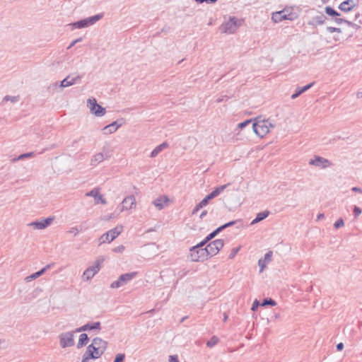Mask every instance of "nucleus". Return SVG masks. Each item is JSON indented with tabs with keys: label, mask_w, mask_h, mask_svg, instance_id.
<instances>
[{
	"label": "nucleus",
	"mask_w": 362,
	"mask_h": 362,
	"mask_svg": "<svg viewBox=\"0 0 362 362\" xmlns=\"http://www.w3.org/2000/svg\"><path fill=\"white\" fill-rule=\"evenodd\" d=\"M346 25H348L349 26L352 27V28H355V29H358V28H360V26H359V25H357V24H356V23H353V22H351V21H348L346 22Z\"/></svg>",
	"instance_id": "nucleus-53"
},
{
	"label": "nucleus",
	"mask_w": 362,
	"mask_h": 362,
	"mask_svg": "<svg viewBox=\"0 0 362 362\" xmlns=\"http://www.w3.org/2000/svg\"><path fill=\"white\" fill-rule=\"evenodd\" d=\"M225 98H228V96L225 95V96H222L221 98H218L217 100H216V103H220L221 102H223Z\"/></svg>",
	"instance_id": "nucleus-59"
},
{
	"label": "nucleus",
	"mask_w": 362,
	"mask_h": 362,
	"mask_svg": "<svg viewBox=\"0 0 362 362\" xmlns=\"http://www.w3.org/2000/svg\"><path fill=\"white\" fill-rule=\"evenodd\" d=\"M218 0H206V2L208 4H214Z\"/></svg>",
	"instance_id": "nucleus-63"
},
{
	"label": "nucleus",
	"mask_w": 362,
	"mask_h": 362,
	"mask_svg": "<svg viewBox=\"0 0 362 362\" xmlns=\"http://www.w3.org/2000/svg\"><path fill=\"white\" fill-rule=\"evenodd\" d=\"M228 319V315L226 314H224V317H223V321L226 322Z\"/></svg>",
	"instance_id": "nucleus-64"
},
{
	"label": "nucleus",
	"mask_w": 362,
	"mask_h": 362,
	"mask_svg": "<svg viewBox=\"0 0 362 362\" xmlns=\"http://www.w3.org/2000/svg\"><path fill=\"white\" fill-rule=\"evenodd\" d=\"M92 344H93L96 348H98L99 351H102L103 354L105 351L107 346V342L100 337L94 338L92 341Z\"/></svg>",
	"instance_id": "nucleus-19"
},
{
	"label": "nucleus",
	"mask_w": 362,
	"mask_h": 362,
	"mask_svg": "<svg viewBox=\"0 0 362 362\" xmlns=\"http://www.w3.org/2000/svg\"><path fill=\"white\" fill-rule=\"evenodd\" d=\"M71 25L76 28H83L88 27L87 21H86V18L78 21L77 22L73 23L71 24Z\"/></svg>",
	"instance_id": "nucleus-32"
},
{
	"label": "nucleus",
	"mask_w": 362,
	"mask_h": 362,
	"mask_svg": "<svg viewBox=\"0 0 362 362\" xmlns=\"http://www.w3.org/2000/svg\"><path fill=\"white\" fill-rule=\"evenodd\" d=\"M254 132L259 137L262 138L269 133L268 120H257L252 124Z\"/></svg>",
	"instance_id": "nucleus-4"
},
{
	"label": "nucleus",
	"mask_w": 362,
	"mask_h": 362,
	"mask_svg": "<svg viewBox=\"0 0 362 362\" xmlns=\"http://www.w3.org/2000/svg\"><path fill=\"white\" fill-rule=\"evenodd\" d=\"M309 164L322 168H327L332 165L330 160L319 156H315L313 159H310Z\"/></svg>",
	"instance_id": "nucleus-11"
},
{
	"label": "nucleus",
	"mask_w": 362,
	"mask_h": 362,
	"mask_svg": "<svg viewBox=\"0 0 362 362\" xmlns=\"http://www.w3.org/2000/svg\"><path fill=\"white\" fill-rule=\"evenodd\" d=\"M334 21L337 23V24H341L342 23H344L346 24V22L348 21V20H346L344 18H335L334 19Z\"/></svg>",
	"instance_id": "nucleus-51"
},
{
	"label": "nucleus",
	"mask_w": 362,
	"mask_h": 362,
	"mask_svg": "<svg viewBox=\"0 0 362 362\" xmlns=\"http://www.w3.org/2000/svg\"><path fill=\"white\" fill-rule=\"evenodd\" d=\"M74 330L72 332H64L59 334V344L62 348H66L74 345Z\"/></svg>",
	"instance_id": "nucleus-10"
},
{
	"label": "nucleus",
	"mask_w": 362,
	"mask_h": 362,
	"mask_svg": "<svg viewBox=\"0 0 362 362\" xmlns=\"http://www.w3.org/2000/svg\"><path fill=\"white\" fill-rule=\"evenodd\" d=\"M82 40V38L80 37V38H78L75 40H74L71 44L68 47V49H70L71 47H72L74 45H75V44H76L77 42H81Z\"/></svg>",
	"instance_id": "nucleus-55"
},
{
	"label": "nucleus",
	"mask_w": 362,
	"mask_h": 362,
	"mask_svg": "<svg viewBox=\"0 0 362 362\" xmlns=\"http://www.w3.org/2000/svg\"><path fill=\"white\" fill-rule=\"evenodd\" d=\"M303 93H304V91L302 90L301 87H298L296 89L295 93L291 95V99H296Z\"/></svg>",
	"instance_id": "nucleus-39"
},
{
	"label": "nucleus",
	"mask_w": 362,
	"mask_h": 362,
	"mask_svg": "<svg viewBox=\"0 0 362 362\" xmlns=\"http://www.w3.org/2000/svg\"><path fill=\"white\" fill-rule=\"evenodd\" d=\"M33 155H34L33 152L23 153V154L20 155L17 158H13L12 160V161L14 162L16 160H23L25 158H30V157L33 156Z\"/></svg>",
	"instance_id": "nucleus-36"
},
{
	"label": "nucleus",
	"mask_w": 362,
	"mask_h": 362,
	"mask_svg": "<svg viewBox=\"0 0 362 362\" xmlns=\"http://www.w3.org/2000/svg\"><path fill=\"white\" fill-rule=\"evenodd\" d=\"M20 100V97L18 96H11V95H6L4 98V101H8L10 100L12 103L18 102Z\"/></svg>",
	"instance_id": "nucleus-38"
},
{
	"label": "nucleus",
	"mask_w": 362,
	"mask_h": 362,
	"mask_svg": "<svg viewBox=\"0 0 362 362\" xmlns=\"http://www.w3.org/2000/svg\"><path fill=\"white\" fill-rule=\"evenodd\" d=\"M358 0H346L339 6V9L344 12L351 11L356 5Z\"/></svg>",
	"instance_id": "nucleus-16"
},
{
	"label": "nucleus",
	"mask_w": 362,
	"mask_h": 362,
	"mask_svg": "<svg viewBox=\"0 0 362 362\" xmlns=\"http://www.w3.org/2000/svg\"><path fill=\"white\" fill-rule=\"evenodd\" d=\"M252 122V119H246L245 121L240 122L238 124V128L240 129H243L246 126H247L249 124H250Z\"/></svg>",
	"instance_id": "nucleus-41"
},
{
	"label": "nucleus",
	"mask_w": 362,
	"mask_h": 362,
	"mask_svg": "<svg viewBox=\"0 0 362 362\" xmlns=\"http://www.w3.org/2000/svg\"><path fill=\"white\" fill-rule=\"evenodd\" d=\"M325 218V216H324V214H319L317 215V220L322 219V218Z\"/></svg>",
	"instance_id": "nucleus-62"
},
{
	"label": "nucleus",
	"mask_w": 362,
	"mask_h": 362,
	"mask_svg": "<svg viewBox=\"0 0 362 362\" xmlns=\"http://www.w3.org/2000/svg\"><path fill=\"white\" fill-rule=\"evenodd\" d=\"M213 198L211 197L209 194L206 195L199 204L196 205L194 209L192 210V214H195L199 209H202L204 206H206L209 201Z\"/></svg>",
	"instance_id": "nucleus-22"
},
{
	"label": "nucleus",
	"mask_w": 362,
	"mask_h": 362,
	"mask_svg": "<svg viewBox=\"0 0 362 362\" xmlns=\"http://www.w3.org/2000/svg\"><path fill=\"white\" fill-rule=\"evenodd\" d=\"M327 30L330 33H334V32H337V33H341V28H334V27H327Z\"/></svg>",
	"instance_id": "nucleus-46"
},
{
	"label": "nucleus",
	"mask_w": 362,
	"mask_h": 362,
	"mask_svg": "<svg viewBox=\"0 0 362 362\" xmlns=\"http://www.w3.org/2000/svg\"><path fill=\"white\" fill-rule=\"evenodd\" d=\"M54 219V217H48L40 221L31 222L28 224V226H33L35 229L42 230L49 226L52 223Z\"/></svg>",
	"instance_id": "nucleus-12"
},
{
	"label": "nucleus",
	"mask_w": 362,
	"mask_h": 362,
	"mask_svg": "<svg viewBox=\"0 0 362 362\" xmlns=\"http://www.w3.org/2000/svg\"><path fill=\"white\" fill-rule=\"evenodd\" d=\"M169 201L167 196H160L153 202V204L158 209H163Z\"/></svg>",
	"instance_id": "nucleus-20"
},
{
	"label": "nucleus",
	"mask_w": 362,
	"mask_h": 362,
	"mask_svg": "<svg viewBox=\"0 0 362 362\" xmlns=\"http://www.w3.org/2000/svg\"><path fill=\"white\" fill-rule=\"evenodd\" d=\"M259 305V303L257 300H255L252 305V308H251V310L255 311L256 309H257L258 306Z\"/></svg>",
	"instance_id": "nucleus-52"
},
{
	"label": "nucleus",
	"mask_w": 362,
	"mask_h": 362,
	"mask_svg": "<svg viewBox=\"0 0 362 362\" xmlns=\"http://www.w3.org/2000/svg\"><path fill=\"white\" fill-rule=\"evenodd\" d=\"M105 160V156L103 153H98L93 156L91 159L90 164L92 165H96L98 163L103 162Z\"/></svg>",
	"instance_id": "nucleus-28"
},
{
	"label": "nucleus",
	"mask_w": 362,
	"mask_h": 362,
	"mask_svg": "<svg viewBox=\"0 0 362 362\" xmlns=\"http://www.w3.org/2000/svg\"><path fill=\"white\" fill-rule=\"evenodd\" d=\"M49 268H50V264H47L46 265L45 267H43L42 269H40V271L35 272V273H33V274L27 276L25 278V281H30L33 279H35L38 277H40L41 275H42Z\"/></svg>",
	"instance_id": "nucleus-23"
},
{
	"label": "nucleus",
	"mask_w": 362,
	"mask_h": 362,
	"mask_svg": "<svg viewBox=\"0 0 362 362\" xmlns=\"http://www.w3.org/2000/svg\"><path fill=\"white\" fill-rule=\"evenodd\" d=\"M230 184L223 185L221 186L216 187L210 194H209L211 198H215L219 195Z\"/></svg>",
	"instance_id": "nucleus-29"
},
{
	"label": "nucleus",
	"mask_w": 362,
	"mask_h": 362,
	"mask_svg": "<svg viewBox=\"0 0 362 362\" xmlns=\"http://www.w3.org/2000/svg\"><path fill=\"white\" fill-rule=\"evenodd\" d=\"M122 211L128 210L135 207L136 206V199L134 195H129L125 197L122 202Z\"/></svg>",
	"instance_id": "nucleus-18"
},
{
	"label": "nucleus",
	"mask_w": 362,
	"mask_h": 362,
	"mask_svg": "<svg viewBox=\"0 0 362 362\" xmlns=\"http://www.w3.org/2000/svg\"><path fill=\"white\" fill-rule=\"evenodd\" d=\"M362 211L361 209L358 207V206H355L354 209V214L355 216H359L361 214Z\"/></svg>",
	"instance_id": "nucleus-49"
},
{
	"label": "nucleus",
	"mask_w": 362,
	"mask_h": 362,
	"mask_svg": "<svg viewBox=\"0 0 362 362\" xmlns=\"http://www.w3.org/2000/svg\"><path fill=\"white\" fill-rule=\"evenodd\" d=\"M269 212L268 211H264L262 212H259L257 214L256 218L252 221V224L257 223L264 218H266L269 216Z\"/></svg>",
	"instance_id": "nucleus-31"
},
{
	"label": "nucleus",
	"mask_w": 362,
	"mask_h": 362,
	"mask_svg": "<svg viewBox=\"0 0 362 362\" xmlns=\"http://www.w3.org/2000/svg\"><path fill=\"white\" fill-rule=\"evenodd\" d=\"M315 84V82H312L303 87H301V89L303 91L305 92L306 90H308V89H310V88H312Z\"/></svg>",
	"instance_id": "nucleus-48"
},
{
	"label": "nucleus",
	"mask_w": 362,
	"mask_h": 362,
	"mask_svg": "<svg viewBox=\"0 0 362 362\" xmlns=\"http://www.w3.org/2000/svg\"><path fill=\"white\" fill-rule=\"evenodd\" d=\"M88 106L90 108V111L92 114L96 117H102L105 112V108L98 105L95 98H92L88 100Z\"/></svg>",
	"instance_id": "nucleus-9"
},
{
	"label": "nucleus",
	"mask_w": 362,
	"mask_h": 362,
	"mask_svg": "<svg viewBox=\"0 0 362 362\" xmlns=\"http://www.w3.org/2000/svg\"><path fill=\"white\" fill-rule=\"evenodd\" d=\"M84 354L92 359L99 358L103 355L102 351H99V349L96 348V346L92 343L87 346Z\"/></svg>",
	"instance_id": "nucleus-13"
},
{
	"label": "nucleus",
	"mask_w": 362,
	"mask_h": 362,
	"mask_svg": "<svg viewBox=\"0 0 362 362\" xmlns=\"http://www.w3.org/2000/svg\"><path fill=\"white\" fill-rule=\"evenodd\" d=\"M103 17V13L97 14L89 18H86L87 21L88 27L89 25L95 24L97 21L100 20Z\"/></svg>",
	"instance_id": "nucleus-30"
},
{
	"label": "nucleus",
	"mask_w": 362,
	"mask_h": 362,
	"mask_svg": "<svg viewBox=\"0 0 362 362\" xmlns=\"http://www.w3.org/2000/svg\"><path fill=\"white\" fill-rule=\"evenodd\" d=\"M344 225V220L340 218L334 224L335 228H339Z\"/></svg>",
	"instance_id": "nucleus-44"
},
{
	"label": "nucleus",
	"mask_w": 362,
	"mask_h": 362,
	"mask_svg": "<svg viewBox=\"0 0 362 362\" xmlns=\"http://www.w3.org/2000/svg\"><path fill=\"white\" fill-rule=\"evenodd\" d=\"M336 348L338 351H342L344 349V344L342 342L337 344Z\"/></svg>",
	"instance_id": "nucleus-56"
},
{
	"label": "nucleus",
	"mask_w": 362,
	"mask_h": 362,
	"mask_svg": "<svg viewBox=\"0 0 362 362\" xmlns=\"http://www.w3.org/2000/svg\"><path fill=\"white\" fill-rule=\"evenodd\" d=\"M123 230V226L118 225L115 228L110 229L107 233L103 234L99 238V245L107 242L111 243L117 236H119Z\"/></svg>",
	"instance_id": "nucleus-1"
},
{
	"label": "nucleus",
	"mask_w": 362,
	"mask_h": 362,
	"mask_svg": "<svg viewBox=\"0 0 362 362\" xmlns=\"http://www.w3.org/2000/svg\"><path fill=\"white\" fill-rule=\"evenodd\" d=\"M325 13L328 16H332V17H337V16H340L339 13H338L337 11H335L333 8H332L330 6H326L325 7Z\"/></svg>",
	"instance_id": "nucleus-33"
},
{
	"label": "nucleus",
	"mask_w": 362,
	"mask_h": 362,
	"mask_svg": "<svg viewBox=\"0 0 362 362\" xmlns=\"http://www.w3.org/2000/svg\"><path fill=\"white\" fill-rule=\"evenodd\" d=\"M224 241L223 239H217L209 243L205 250H207L208 259L218 254V252L223 248Z\"/></svg>",
	"instance_id": "nucleus-6"
},
{
	"label": "nucleus",
	"mask_w": 362,
	"mask_h": 362,
	"mask_svg": "<svg viewBox=\"0 0 362 362\" xmlns=\"http://www.w3.org/2000/svg\"><path fill=\"white\" fill-rule=\"evenodd\" d=\"M125 247L121 245L112 249V251L116 253H122L124 250Z\"/></svg>",
	"instance_id": "nucleus-45"
},
{
	"label": "nucleus",
	"mask_w": 362,
	"mask_h": 362,
	"mask_svg": "<svg viewBox=\"0 0 362 362\" xmlns=\"http://www.w3.org/2000/svg\"><path fill=\"white\" fill-rule=\"evenodd\" d=\"M138 274L137 272H132L129 273H126L120 275L117 280L113 281L110 284L111 288H117L121 287L122 286L126 284L134 278H135Z\"/></svg>",
	"instance_id": "nucleus-5"
},
{
	"label": "nucleus",
	"mask_w": 362,
	"mask_h": 362,
	"mask_svg": "<svg viewBox=\"0 0 362 362\" xmlns=\"http://www.w3.org/2000/svg\"><path fill=\"white\" fill-rule=\"evenodd\" d=\"M296 18L294 13L289 12L287 9H283L272 13V20L274 23H279L283 20L293 21Z\"/></svg>",
	"instance_id": "nucleus-7"
},
{
	"label": "nucleus",
	"mask_w": 362,
	"mask_h": 362,
	"mask_svg": "<svg viewBox=\"0 0 362 362\" xmlns=\"http://www.w3.org/2000/svg\"><path fill=\"white\" fill-rule=\"evenodd\" d=\"M356 97H357L358 98H362V91H358V92L356 93Z\"/></svg>",
	"instance_id": "nucleus-61"
},
{
	"label": "nucleus",
	"mask_w": 362,
	"mask_h": 362,
	"mask_svg": "<svg viewBox=\"0 0 362 362\" xmlns=\"http://www.w3.org/2000/svg\"><path fill=\"white\" fill-rule=\"evenodd\" d=\"M169 146V144H168V142L165 141L162 144H160V145L157 146L151 153V155L150 156L151 158H155L156 156H158V154L161 152L164 148H168Z\"/></svg>",
	"instance_id": "nucleus-25"
},
{
	"label": "nucleus",
	"mask_w": 362,
	"mask_h": 362,
	"mask_svg": "<svg viewBox=\"0 0 362 362\" xmlns=\"http://www.w3.org/2000/svg\"><path fill=\"white\" fill-rule=\"evenodd\" d=\"M220 232H221V229L218 227L216 230H214L213 232H211V233H209L206 237V238L207 239V240H209V242L213 239L218 233H219Z\"/></svg>",
	"instance_id": "nucleus-37"
},
{
	"label": "nucleus",
	"mask_w": 362,
	"mask_h": 362,
	"mask_svg": "<svg viewBox=\"0 0 362 362\" xmlns=\"http://www.w3.org/2000/svg\"><path fill=\"white\" fill-rule=\"evenodd\" d=\"M103 257L98 258L95 262V265L88 267L83 272L82 278L84 281L91 279L100 269V264L104 262Z\"/></svg>",
	"instance_id": "nucleus-2"
},
{
	"label": "nucleus",
	"mask_w": 362,
	"mask_h": 362,
	"mask_svg": "<svg viewBox=\"0 0 362 362\" xmlns=\"http://www.w3.org/2000/svg\"><path fill=\"white\" fill-rule=\"evenodd\" d=\"M123 118H121L120 119H117V121H115L112 122L111 124L105 126L103 131L104 134H112L117 131V129L120 127L123 124Z\"/></svg>",
	"instance_id": "nucleus-14"
},
{
	"label": "nucleus",
	"mask_w": 362,
	"mask_h": 362,
	"mask_svg": "<svg viewBox=\"0 0 362 362\" xmlns=\"http://www.w3.org/2000/svg\"><path fill=\"white\" fill-rule=\"evenodd\" d=\"M327 18L323 14L320 16H317L313 18V22H309V25H322L325 23Z\"/></svg>",
	"instance_id": "nucleus-27"
},
{
	"label": "nucleus",
	"mask_w": 362,
	"mask_h": 362,
	"mask_svg": "<svg viewBox=\"0 0 362 362\" xmlns=\"http://www.w3.org/2000/svg\"><path fill=\"white\" fill-rule=\"evenodd\" d=\"M238 221H230L228 223H226L221 226H219V228L221 229V231L223 230H224L225 228H228V227H230V226H234Z\"/></svg>",
	"instance_id": "nucleus-43"
},
{
	"label": "nucleus",
	"mask_w": 362,
	"mask_h": 362,
	"mask_svg": "<svg viewBox=\"0 0 362 362\" xmlns=\"http://www.w3.org/2000/svg\"><path fill=\"white\" fill-rule=\"evenodd\" d=\"M240 250V246L237 247H233L231 250V252H230V254L228 256V258L230 259H233L235 257V255H237V253L239 252Z\"/></svg>",
	"instance_id": "nucleus-40"
},
{
	"label": "nucleus",
	"mask_w": 362,
	"mask_h": 362,
	"mask_svg": "<svg viewBox=\"0 0 362 362\" xmlns=\"http://www.w3.org/2000/svg\"><path fill=\"white\" fill-rule=\"evenodd\" d=\"M81 78H82V76L80 75H78L73 78H71V76L69 75L64 80H62L61 81L59 86L61 88H66V87L71 86L75 83H78Z\"/></svg>",
	"instance_id": "nucleus-15"
},
{
	"label": "nucleus",
	"mask_w": 362,
	"mask_h": 362,
	"mask_svg": "<svg viewBox=\"0 0 362 362\" xmlns=\"http://www.w3.org/2000/svg\"><path fill=\"white\" fill-rule=\"evenodd\" d=\"M90 359L91 358H89L88 356H86V354H83L81 362H88Z\"/></svg>",
	"instance_id": "nucleus-57"
},
{
	"label": "nucleus",
	"mask_w": 362,
	"mask_h": 362,
	"mask_svg": "<svg viewBox=\"0 0 362 362\" xmlns=\"http://www.w3.org/2000/svg\"><path fill=\"white\" fill-rule=\"evenodd\" d=\"M98 329V332L101 329V324L100 322H95L93 323H87L83 326L76 328L75 332H81L86 330Z\"/></svg>",
	"instance_id": "nucleus-17"
},
{
	"label": "nucleus",
	"mask_w": 362,
	"mask_h": 362,
	"mask_svg": "<svg viewBox=\"0 0 362 362\" xmlns=\"http://www.w3.org/2000/svg\"><path fill=\"white\" fill-rule=\"evenodd\" d=\"M276 305V301L272 298H264L262 300V304H261L262 306H267V305L275 306Z\"/></svg>",
	"instance_id": "nucleus-35"
},
{
	"label": "nucleus",
	"mask_w": 362,
	"mask_h": 362,
	"mask_svg": "<svg viewBox=\"0 0 362 362\" xmlns=\"http://www.w3.org/2000/svg\"><path fill=\"white\" fill-rule=\"evenodd\" d=\"M351 189L353 192L362 193V189L359 187H354Z\"/></svg>",
	"instance_id": "nucleus-58"
},
{
	"label": "nucleus",
	"mask_w": 362,
	"mask_h": 362,
	"mask_svg": "<svg viewBox=\"0 0 362 362\" xmlns=\"http://www.w3.org/2000/svg\"><path fill=\"white\" fill-rule=\"evenodd\" d=\"M79 230L76 227H72L69 230V233H74V235H76L78 233Z\"/></svg>",
	"instance_id": "nucleus-54"
},
{
	"label": "nucleus",
	"mask_w": 362,
	"mask_h": 362,
	"mask_svg": "<svg viewBox=\"0 0 362 362\" xmlns=\"http://www.w3.org/2000/svg\"><path fill=\"white\" fill-rule=\"evenodd\" d=\"M206 214H207V211H206V210H204V211L201 213V214H200V216H199V218H204Z\"/></svg>",
	"instance_id": "nucleus-60"
},
{
	"label": "nucleus",
	"mask_w": 362,
	"mask_h": 362,
	"mask_svg": "<svg viewBox=\"0 0 362 362\" xmlns=\"http://www.w3.org/2000/svg\"><path fill=\"white\" fill-rule=\"evenodd\" d=\"M207 250L204 248L196 249V247L193 246L189 249V257L192 262H204L208 259Z\"/></svg>",
	"instance_id": "nucleus-3"
},
{
	"label": "nucleus",
	"mask_w": 362,
	"mask_h": 362,
	"mask_svg": "<svg viewBox=\"0 0 362 362\" xmlns=\"http://www.w3.org/2000/svg\"><path fill=\"white\" fill-rule=\"evenodd\" d=\"M208 242L209 240L205 238L202 242L194 245V247H196V249H198L199 247L203 248V246H204Z\"/></svg>",
	"instance_id": "nucleus-47"
},
{
	"label": "nucleus",
	"mask_w": 362,
	"mask_h": 362,
	"mask_svg": "<svg viewBox=\"0 0 362 362\" xmlns=\"http://www.w3.org/2000/svg\"><path fill=\"white\" fill-rule=\"evenodd\" d=\"M89 341V337L87 334L83 333L79 336V339L77 344V348L81 349L86 346Z\"/></svg>",
	"instance_id": "nucleus-26"
},
{
	"label": "nucleus",
	"mask_w": 362,
	"mask_h": 362,
	"mask_svg": "<svg viewBox=\"0 0 362 362\" xmlns=\"http://www.w3.org/2000/svg\"><path fill=\"white\" fill-rule=\"evenodd\" d=\"M86 196H91L96 199L97 198L100 200V203L105 204L106 200L103 198V195L99 193L98 189L95 188L90 192L86 193Z\"/></svg>",
	"instance_id": "nucleus-24"
},
{
	"label": "nucleus",
	"mask_w": 362,
	"mask_h": 362,
	"mask_svg": "<svg viewBox=\"0 0 362 362\" xmlns=\"http://www.w3.org/2000/svg\"><path fill=\"white\" fill-rule=\"evenodd\" d=\"M169 362H180L177 355L170 356Z\"/></svg>",
	"instance_id": "nucleus-50"
},
{
	"label": "nucleus",
	"mask_w": 362,
	"mask_h": 362,
	"mask_svg": "<svg viewBox=\"0 0 362 362\" xmlns=\"http://www.w3.org/2000/svg\"><path fill=\"white\" fill-rule=\"evenodd\" d=\"M124 358H125L124 354H118L116 355L113 362H124Z\"/></svg>",
	"instance_id": "nucleus-42"
},
{
	"label": "nucleus",
	"mask_w": 362,
	"mask_h": 362,
	"mask_svg": "<svg viewBox=\"0 0 362 362\" xmlns=\"http://www.w3.org/2000/svg\"><path fill=\"white\" fill-rule=\"evenodd\" d=\"M240 25L235 17H230V19L220 26V30L223 33H234Z\"/></svg>",
	"instance_id": "nucleus-8"
},
{
	"label": "nucleus",
	"mask_w": 362,
	"mask_h": 362,
	"mask_svg": "<svg viewBox=\"0 0 362 362\" xmlns=\"http://www.w3.org/2000/svg\"><path fill=\"white\" fill-rule=\"evenodd\" d=\"M272 251H269L264 255V259H260L258 261V265L260 267V272H262L267 264L272 261Z\"/></svg>",
	"instance_id": "nucleus-21"
},
{
	"label": "nucleus",
	"mask_w": 362,
	"mask_h": 362,
	"mask_svg": "<svg viewBox=\"0 0 362 362\" xmlns=\"http://www.w3.org/2000/svg\"><path fill=\"white\" fill-rule=\"evenodd\" d=\"M219 339L216 336H213L211 339L206 342L207 347L211 348L218 344Z\"/></svg>",
	"instance_id": "nucleus-34"
}]
</instances>
